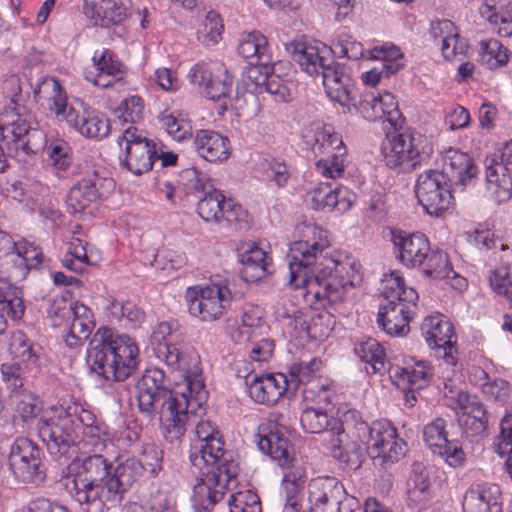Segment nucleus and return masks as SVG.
Listing matches in <instances>:
<instances>
[{"instance_id":"f257e3e1","label":"nucleus","mask_w":512,"mask_h":512,"mask_svg":"<svg viewBox=\"0 0 512 512\" xmlns=\"http://www.w3.org/2000/svg\"><path fill=\"white\" fill-rule=\"evenodd\" d=\"M294 237L287 254L288 285L300 290L308 305L318 309L340 303L361 283V264L344 252L330 251L329 233L323 227L300 223Z\"/></svg>"},{"instance_id":"f03ea898","label":"nucleus","mask_w":512,"mask_h":512,"mask_svg":"<svg viewBox=\"0 0 512 512\" xmlns=\"http://www.w3.org/2000/svg\"><path fill=\"white\" fill-rule=\"evenodd\" d=\"M72 415L62 406L43 408L42 400L22 393L16 402L14 420L30 428L35 424L39 436L53 456L75 455L80 448L100 447L107 439L108 426L85 409Z\"/></svg>"},{"instance_id":"7ed1b4c3","label":"nucleus","mask_w":512,"mask_h":512,"mask_svg":"<svg viewBox=\"0 0 512 512\" xmlns=\"http://www.w3.org/2000/svg\"><path fill=\"white\" fill-rule=\"evenodd\" d=\"M198 410L189 413L190 423H196L195 434L198 442L193 444L190 451L192 465L201 471V476L196 479L193 486L194 502L205 510L219 502L229 485L238 474V464L232 459L230 453L223 448V442L219 437L217 428L209 420H200L205 413Z\"/></svg>"},{"instance_id":"20e7f679","label":"nucleus","mask_w":512,"mask_h":512,"mask_svg":"<svg viewBox=\"0 0 512 512\" xmlns=\"http://www.w3.org/2000/svg\"><path fill=\"white\" fill-rule=\"evenodd\" d=\"M441 167L420 173L414 187L424 211L436 217L452 208L453 190L472 185L479 172L469 155L452 148L441 154Z\"/></svg>"},{"instance_id":"39448f33","label":"nucleus","mask_w":512,"mask_h":512,"mask_svg":"<svg viewBox=\"0 0 512 512\" xmlns=\"http://www.w3.org/2000/svg\"><path fill=\"white\" fill-rule=\"evenodd\" d=\"M111 439L108 428L107 439L98 447L80 448L75 455H59L57 458L72 459L67 465L64 486L70 497L85 512H104L109 502L116 503L109 491L108 461L100 453Z\"/></svg>"},{"instance_id":"423d86ee","label":"nucleus","mask_w":512,"mask_h":512,"mask_svg":"<svg viewBox=\"0 0 512 512\" xmlns=\"http://www.w3.org/2000/svg\"><path fill=\"white\" fill-rule=\"evenodd\" d=\"M139 411L147 417L160 414L164 437L174 442L186 433L191 406L183 387L167 389L165 374L159 368L147 369L136 383Z\"/></svg>"},{"instance_id":"0eeeda50","label":"nucleus","mask_w":512,"mask_h":512,"mask_svg":"<svg viewBox=\"0 0 512 512\" xmlns=\"http://www.w3.org/2000/svg\"><path fill=\"white\" fill-rule=\"evenodd\" d=\"M87 363L106 380L124 381L137 369L139 348L130 336L100 327L90 340Z\"/></svg>"},{"instance_id":"6e6552de","label":"nucleus","mask_w":512,"mask_h":512,"mask_svg":"<svg viewBox=\"0 0 512 512\" xmlns=\"http://www.w3.org/2000/svg\"><path fill=\"white\" fill-rule=\"evenodd\" d=\"M32 119L26 108L14 101L0 114V172L7 168L6 155L21 159L40 147L33 139L42 140L43 133L32 128Z\"/></svg>"},{"instance_id":"1a4fd4ad","label":"nucleus","mask_w":512,"mask_h":512,"mask_svg":"<svg viewBox=\"0 0 512 512\" xmlns=\"http://www.w3.org/2000/svg\"><path fill=\"white\" fill-rule=\"evenodd\" d=\"M381 293L386 304L381 305L377 323L388 335L403 336L409 332L411 306L419 296L412 287H406L399 271L385 274L382 279Z\"/></svg>"},{"instance_id":"9d476101","label":"nucleus","mask_w":512,"mask_h":512,"mask_svg":"<svg viewBox=\"0 0 512 512\" xmlns=\"http://www.w3.org/2000/svg\"><path fill=\"white\" fill-rule=\"evenodd\" d=\"M241 297L235 279L215 277L208 283L187 287L184 299L190 315L204 322L221 319L232 302Z\"/></svg>"},{"instance_id":"9b49d317","label":"nucleus","mask_w":512,"mask_h":512,"mask_svg":"<svg viewBox=\"0 0 512 512\" xmlns=\"http://www.w3.org/2000/svg\"><path fill=\"white\" fill-rule=\"evenodd\" d=\"M157 357L164 361L171 370L179 372L183 377V383L176 387H183L188 395L191 411L203 412V404L208 399V391L205 388L202 377L201 360L196 349L190 345L163 346L157 349Z\"/></svg>"},{"instance_id":"f8f14e48","label":"nucleus","mask_w":512,"mask_h":512,"mask_svg":"<svg viewBox=\"0 0 512 512\" xmlns=\"http://www.w3.org/2000/svg\"><path fill=\"white\" fill-rule=\"evenodd\" d=\"M43 259L41 249L26 241L16 242L9 267L0 270V309L6 310L14 321L24 315L25 306L21 292L10 285L11 280L26 277L28 271L37 267Z\"/></svg>"},{"instance_id":"ddd939ff","label":"nucleus","mask_w":512,"mask_h":512,"mask_svg":"<svg viewBox=\"0 0 512 512\" xmlns=\"http://www.w3.org/2000/svg\"><path fill=\"white\" fill-rule=\"evenodd\" d=\"M359 440L375 467L388 469L399 462L406 453V443L397 428L388 420L380 419L371 424L361 423Z\"/></svg>"},{"instance_id":"4468645a","label":"nucleus","mask_w":512,"mask_h":512,"mask_svg":"<svg viewBox=\"0 0 512 512\" xmlns=\"http://www.w3.org/2000/svg\"><path fill=\"white\" fill-rule=\"evenodd\" d=\"M331 401H305L301 406L300 423L309 433H324V442L332 456L348 461V435L346 429L330 414Z\"/></svg>"},{"instance_id":"2eb2a0df","label":"nucleus","mask_w":512,"mask_h":512,"mask_svg":"<svg viewBox=\"0 0 512 512\" xmlns=\"http://www.w3.org/2000/svg\"><path fill=\"white\" fill-rule=\"evenodd\" d=\"M257 445L283 469L282 487L286 497H296L304 486L306 473L304 468L296 463L287 439L279 432L259 434Z\"/></svg>"},{"instance_id":"dca6fc26","label":"nucleus","mask_w":512,"mask_h":512,"mask_svg":"<svg viewBox=\"0 0 512 512\" xmlns=\"http://www.w3.org/2000/svg\"><path fill=\"white\" fill-rule=\"evenodd\" d=\"M421 334L427 345L434 349L436 356L442 360L441 365H445L449 370L447 375L454 376L459 371V359L452 323L443 314L429 315L421 324Z\"/></svg>"},{"instance_id":"f3484780","label":"nucleus","mask_w":512,"mask_h":512,"mask_svg":"<svg viewBox=\"0 0 512 512\" xmlns=\"http://www.w3.org/2000/svg\"><path fill=\"white\" fill-rule=\"evenodd\" d=\"M445 377L448 381L444 383V395L447 405L456 412L459 425L467 435H481L488 425L484 405L476 396L456 389L449 374Z\"/></svg>"},{"instance_id":"a211bd4d","label":"nucleus","mask_w":512,"mask_h":512,"mask_svg":"<svg viewBox=\"0 0 512 512\" xmlns=\"http://www.w3.org/2000/svg\"><path fill=\"white\" fill-rule=\"evenodd\" d=\"M421 136L410 132L387 136L382 146V156L387 167L406 173L414 170L425 159Z\"/></svg>"},{"instance_id":"6ab92c4d","label":"nucleus","mask_w":512,"mask_h":512,"mask_svg":"<svg viewBox=\"0 0 512 512\" xmlns=\"http://www.w3.org/2000/svg\"><path fill=\"white\" fill-rule=\"evenodd\" d=\"M321 368L322 361L319 358L292 364L289 368V391H296L303 385L302 394L305 401H332V382L320 375Z\"/></svg>"},{"instance_id":"aec40b11","label":"nucleus","mask_w":512,"mask_h":512,"mask_svg":"<svg viewBox=\"0 0 512 512\" xmlns=\"http://www.w3.org/2000/svg\"><path fill=\"white\" fill-rule=\"evenodd\" d=\"M189 82L207 98L218 101L227 98L232 91L233 78L219 61H200L194 64L188 74Z\"/></svg>"},{"instance_id":"412c9836","label":"nucleus","mask_w":512,"mask_h":512,"mask_svg":"<svg viewBox=\"0 0 512 512\" xmlns=\"http://www.w3.org/2000/svg\"><path fill=\"white\" fill-rule=\"evenodd\" d=\"M119 147L123 150L120 162L134 175H142L152 169L156 157L155 145L144 137L136 127L129 126L119 136Z\"/></svg>"},{"instance_id":"4be33fe9","label":"nucleus","mask_w":512,"mask_h":512,"mask_svg":"<svg viewBox=\"0 0 512 512\" xmlns=\"http://www.w3.org/2000/svg\"><path fill=\"white\" fill-rule=\"evenodd\" d=\"M127 68L109 49L96 50L91 65L84 70V78L100 88H111L115 91L125 89Z\"/></svg>"},{"instance_id":"5701e85b","label":"nucleus","mask_w":512,"mask_h":512,"mask_svg":"<svg viewBox=\"0 0 512 512\" xmlns=\"http://www.w3.org/2000/svg\"><path fill=\"white\" fill-rule=\"evenodd\" d=\"M115 188L110 177L95 173L81 179L69 191L66 199L67 209L72 214H82L97 201L106 198Z\"/></svg>"},{"instance_id":"b1692460","label":"nucleus","mask_w":512,"mask_h":512,"mask_svg":"<svg viewBox=\"0 0 512 512\" xmlns=\"http://www.w3.org/2000/svg\"><path fill=\"white\" fill-rule=\"evenodd\" d=\"M8 464L13 475L22 482L43 478L40 470L41 450L26 437L15 439L10 448Z\"/></svg>"},{"instance_id":"393cba45","label":"nucleus","mask_w":512,"mask_h":512,"mask_svg":"<svg viewBox=\"0 0 512 512\" xmlns=\"http://www.w3.org/2000/svg\"><path fill=\"white\" fill-rule=\"evenodd\" d=\"M445 428L444 419H435L424 427V441L431 451L442 457L449 466L454 468L462 466L465 461V453L457 440L447 439Z\"/></svg>"},{"instance_id":"a878e982","label":"nucleus","mask_w":512,"mask_h":512,"mask_svg":"<svg viewBox=\"0 0 512 512\" xmlns=\"http://www.w3.org/2000/svg\"><path fill=\"white\" fill-rule=\"evenodd\" d=\"M197 211L199 216L207 222H218L222 218L228 222H248L247 211L231 199H226L224 194L216 189L207 192L199 200Z\"/></svg>"},{"instance_id":"bb28decb","label":"nucleus","mask_w":512,"mask_h":512,"mask_svg":"<svg viewBox=\"0 0 512 512\" xmlns=\"http://www.w3.org/2000/svg\"><path fill=\"white\" fill-rule=\"evenodd\" d=\"M293 59L300 68L311 77H323L326 70L336 64L332 49L319 41L296 42L293 44Z\"/></svg>"},{"instance_id":"cd10ccee","label":"nucleus","mask_w":512,"mask_h":512,"mask_svg":"<svg viewBox=\"0 0 512 512\" xmlns=\"http://www.w3.org/2000/svg\"><path fill=\"white\" fill-rule=\"evenodd\" d=\"M322 84L329 99L338 103L344 112H358L357 89L352 78L336 64L323 74Z\"/></svg>"},{"instance_id":"c85d7f7f","label":"nucleus","mask_w":512,"mask_h":512,"mask_svg":"<svg viewBox=\"0 0 512 512\" xmlns=\"http://www.w3.org/2000/svg\"><path fill=\"white\" fill-rule=\"evenodd\" d=\"M66 123L82 136L91 139H102L110 131L109 120L82 101L69 106Z\"/></svg>"},{"instance_id":"c756f323","label":"nucleus","mask_w":512,"mask_h":512,"mask_svg":"<svg viewBox=\"0 0 512 512\" xmlns=\"http://www.w3.org/2000/svg\"><path fill=\"white\" fill-rule=\"evenodd\" d=\"M307 200L315 210H335L342 214L352 208L356 195L345 186L320 183L307 193Z\"/></svg>"},{"instance_id":"7c9ffc66","label":"nucleus","mask_w":512,"mask_h":512,"mask_svg":"<svg viewBox=\"0 0 512 512\" xmlns=\"http://www.w3.org/2000/svg\"><path fill=\"white\" fill-rule=\"evenodd\" d=\"M512 151L506 144L499 154H495L486 169V178L493 198L498 203L508 202L512 197Z\"/></svg>"},{"instance_id":"2f4dec72","label":"nucleus","mask_w":512,"mask_h":512,"mask_svg":"<svg viewBox=\"0 0 512 512\" xmlns=\"http://www.w3.org/2000/svg\"><path fill=\"white\" fill-rule=\"evenodd\" d=\"M391 240L396 258L401 264L409 268L424 264L430 252V243L424 234L393 231Z\"/></svg>"},{"instance_id":"473e14b6","label":"nucleus","mask_w":512,"mask_h":512,"mask_svg":"<svg viewBox=\"0 0 512 512\" xmlns=\"http://www.w3.org/2000/svg\"><path fill=\"white\" fill-rule=\"evenodd\" d=\"M358 112L368 120L384 119L393 126L401 123L398 101L388 91H382L377 94L373 92L364 93L359 102Z\"/></svg>"},{"instance_id":"72a5a7b5","label":"nucleus","mask_w":512,"mask_h":512,"mask_svg":"<svg viewBox=\"0 0 512 512\" xmlns=\"http://www.w3.org/2000/svg\"><path fill=\"white\" fill-rule=\"evenodd\" d=\"M247 391L254 402L274 405L286 391L289 392L288 378L282 373L254 376L253 379L247 381Z\"/></svg>"},{"instance_id":"f704fd0d","label":"nucleus","mask_w":512,"mask_h":512,"mask_svg":"<svg viewBox=\"0 0 512 512\" xmlns=\"http://www.w3.org/2000/svg\"><path fill=\"white\" fill-rule=\"evenodd\" d=\"M116 467L108 462L107 481L109 491L119 502L124 492L143 475V467L135 457L121 456L116 460Z\"/></svg>"},{"instance_id":"c9c22d12","label":"nucleus","mask_w":512,"mask_h":512,"mask_svg":"<svg viewBox=\"0 0 512 512\" xmlns=\"http://www.w3.org/2000/svg\"><path fill=\"white\" fill-rule=\"evenodd\" d=\"M464 512H501V490L496 484H476L464 495Z\"/></svg>"},{"instance_id":"e433bc0d","label":"nucleus","mask_w":512,"mask_h":512,"mask_svg":"<svg viewBox=\"0 0 512 512\" xmlns=\"http://www.w3.org/2000/svg\"><path fill=\"white\" fill-rule=\"evenodd\" d=\"M302 139L315 155H325L345 147L342 137L331 125L311 123L302 131Z\"/></svg>"},{"instance_id":"4c0bfd02","label":"nucleus","mask_w":512,"mask_h":512,"mask_svg":"<svg viewBox=\"0 0 512 512\" xmlns=\"http://www.w3.org/2000/svg\"><path fill=\"white\" fill-rule=\"evenodd\" d=\"M83 13L92 25L109 27L125 19L126 7L122 0H84Z\"/></svg>"},{"instance_id":"58836bf2","label":"nucleus","mask_w":512,"mask_h":512,"mask_svg":"<svg viewBox=\"0 0 512 512\" xmlns=\"http://www.w3.org/2000/svg\"><path fill=\"white\" fill-rule=\"evenodd\" d=\"M390 372L399 387L412 391L425 388L433 375L432 367L427 361L415 359L405 362L403 367H392Z\"/></svg>"},{"instance_id":"ea45409f","label":"nucleus","mask_w":512,"mask_h":512,"mask_svg":"<svg viewBox=\"0 0 512 512\" xmlns=\"http://www.w3.org/2000/svg\"><path fill=\"white\" fill-rule=\"evenodd\" d=\"M198 155L209 162H223L230 156V141L213 130H199L193 140Z\"/></svg>"},{"instance_id":"a19ab883","label":"nucleus","mask_w":512,"mask_h":512,"mask_svg":"<svg viewBox=\"0 0 512 512\" xmlns=\"http://www.w3.org/2000/svg\"><path fill=\"white\" fill-rule=\"evenodd\" d=\"M340 487L334 478L319 477L312 479L308 484V512H328L330 507H336L339 501L334 497V492Z\"/></svg>"},{"instance_id":"79ce46f5","label":"nucleus","mask_w":512,"mask_h":512,"mask_svg":"<svg viewBox=\"0 0 512 512\" xmlns=\"http://www.w3.org/2000/svg\"><path fill=\"white\" fill-rule=\"evenodd\" d=\"M240 262L243 266L242 278L247 282H255L266 276L271 258L262 247L252 243L240 254Z\"/></svg>"},{"instance_id":"37998d69","label":"nucleus","mask_w":512,"mask_h":512,"mask_svg":"<svg viewBox=\"0 0 512 512\" xmlns=\"http://www.w3.org/2000/svg\"><path fill=\"white\" fill-rule=\"evenodd\" d=\"M69 324V331L65 336V343L71 348L78 347L83 340H86L95 327L92 310L86 305L75 302L74 312Z\"/></svg>"},{"instance_id":"c03bdc74","label":"nucleus","mask_w":512,"mask_h":512,"mask_svg":"<svg viewBox=\"0 0 512 512\" xmlns=\"http://www.w3.org/2000/svg\"><path fill=\"white\" fill-rule=\"evenodd\" d=\"M237 52L250 63L271 61L268 40L257 30L243 32L239 36Z\"/></svg>"},{"instance_id":"a18cd8bd","label":"nucleus","mask_w":512,"mask_h":512,"mask_svg":"<svg viewBox=\"0 0 512 512\" xmlns=\"http://www.w3.org/2000/svg\"><path fill=\"white\" fill-rule=\"evenodd\" d=\"M265 330L264 309L258 305L245 304L240 314L238 340L248 341L253 335L262 334Z\"/></svg>"},{"instance_id":"49530a36","label":"nucleus","mask_w":512,"mask_h":512,"mask_svg":"<svg viewBox=\"0 0 512 512\" xmlns=\"http://www.w3.org/2000/svg\"><path fill=\"white\" fill-rule=\"evenodd\" d=\"M367 58L382 61V68L387 76L396 74L406 65L403 52L391 43L375 46L368 50Z\"/></svg>"},{"instance_id":"de8ad7c7","label":"nucleus","mask_w":512,"mask_h":512,"mask_svg":"<svg viewBox=\"0 0 512 512\" xmlns=\"http://www.w3.org/2000/svg\"><path fill=\"white\" fill-rule=\"evenodd\" d=\"M162 128L175 141L182 142L192 136V125L187 115L179 110L165 109L159 115Z\"/></svg>"},{"instance_id":"09e8293b","label":"nucleus","mask_w":512,"mask_h":512,"mask_svg":"<svg viewBox=\"0 0 512 512\" xmlns=\"http://www.w3.org/2000/svg\"><path fill=\"white\" fill-rule=\"evenodd\" d=\"M359 358L367 363L372 373L383 374L387 370V357L385 348L376 339L367 338L355 348Z\"/></svg>"},{"instance_id":"8fccbe9b","label":"nucleus","mask_w":512,"mask_h":512,"mask_svg":"<svg viewBox=\"0 0 512 512\" xmlns=\"http://www.w3.org/2000/svg\"><path fill=\"white\" fill-rule=\"evenodd\" d=\"M45 153L49 165L58 177H60V174L66 171L72 163V150L68 142L64 139L57 138L46 142Z\"/></svg>"},{"instance_id":"3c124183","label":"nucleus","mask_w":512,"mask_h":512,"mask_svg":"<svg viewBox=\"0 0 512 512\" xmlns=\"http://www.w3.org/2000/svg\"><path fill=\"white\" fill-rule=\"evenodd\" d=\"M493 451L505 460V469L512 477V416L506 413L500 422V432L494 438Z\"/></svg>"},{"instance_id":"603ef678","label":"nucleus","mask_w":512,"mask_h":512,"mask_svg":"<svg viewBox=\"0 0 512 512\" xmlns=\"http://www.w3.org/2000/svg\"><path fill=\"white\" fill-rule=\"evenodd\" d=\"M271 70V61L250 63L242 73L240 84L248 93L262 94Z\"/></svg>"},{"instance_id":"864d4df0","label":"nucleus","mask_w":512,"mask_h":512,"mask_svg":"<svg viewBox=\"0 0 512 512\" xmlns=\"http://www.w3.org/2000/svg\"><path fill=\"white\" fill-rule=\"evenodd\" d=\"M408 496L416 505H425L431 497L430 482L425 467L422 464H414L412 474L408 482Z\"/></svg>"},{"instance_id":"5fc2aeb1","label":"nucleus","mask_w":512,"mask_h":512,"mask_svg":"<svg viewBox=\"0 0 512 512\" xmlns=\"http://www.w3.org/2000/svg\"><path fill=\"white\" fill-rule=\"evenodd\" d=\"M326 157L320 158L316 164V172L322 177L329 179L341 178L344 175L347 165V149L340 147V149L325 154Z\"/></svg>"},{"instance_id":"6e6d98bb","label":"nucleus","mask_w":512,"mask_h":512,"mask_svg":"<svg viewBox=\"0 0 512 512\" xmlns=\"http://www.w3.org/2000/svg\"><path fill=\"white\" fill-rule=\"evenodd\" d=\"M122 512H175V499L172 494L165 491H157L146 505L137 502L125 504Z\"/></svg>"},{"instance_id":"4d7b16f0","label":"nucleus","mask_w":512,"mask_h":512,"mask_svg":"<svg viewBox=\"0 0 512 512\" xmlns=\"http://www.w3.org/2000/svg\"><path fill=\"white\" fill-rule=\"evenodd\" d=\"M40 90L49 92V109L55 113L58 119L66 121L69 106L75 105L76 102L68 104L66 92L62 89L59 81L55 78L46 79Z\"/></svg>"},{"instance_id":"13d9d810","label":"nucleus","mask_w":512,"mask_h":512,"mask_svg":"<svg viewBox=\"0 0 512 512\" xmlns=\"http://www.w3.org/2000/svg\"><path fill=\"white\" fill-rule=\"evenodd\" d=\"M9 350L14 359L27 367L35 366L38 354L33 344L22 331H15L10 338Z\"/></svg>"},{"instance_id":"bf43d9fd","label":"nucleus","mask_w":512,"mask_h":512,"mask_svg":"<svg viewBox=\"0 0 512 512\" xmlns=\"http://www.w3.org/2000/svg\"><path fill=\"white\" fill-rule=\"evenodd\" d=\"M106 310L116 320L122 322L125 326L137 327L144 320V312L133 302H119L111 300Z\"/></svg>"},{"instance_id":"052dcab7","label":"nucleus","mask_w":512,"mask_h":512,"mask_svg":"<svg viewBox=\"0 0 512 512\" xmlns=\"http://www.w3.org/2000/svg\"><path fill=\"white\" fill-rule=\"evenodd\" d=\"M224 29L220 15L209 11L197 29V39L205 46H213L219 42Z\"/></svg>"},{"instance_id":"680f3d73","label":"nucleus","mask_w":512,"mask_h":512,"mask_svg":"<svg viewBox=\"0 0 512 512\" xmlns=\"http://www.w3.org/2000/svg\"><path fill=\"white\" fill-rule=\"evenodd\" d=\"M480 61L489 69H495L507 63L508 50L503 44L496 40L490 39L480 43Z\"/></svg>"},{"instance_id":"e2e57ef3","label":"nucleus","mask_w":512,"mask_h":512,"mask_svg":"<svg viewBox=\"0 0 512 512\" xmlns=\"http://www.w3.org/2000/svg\"><path fill=\"white\" fill-rule=\"evenodd\" d=\"M476 376L485 395L502 403H506L509 400L511 388L507 381L502 379L491 381L489 375L482 369L476 371Z\"/></svg>"},{"instance_id":"0e129e2a","label":"nucleus","mask_w":512,"mask_h":512,"mask_svg":"<svg viewBox=\"0 0 512 512\" xmlns=\"http://www.w3.org/2000/svg\"><path fill=\"white\" fill-rule=\"evenodd\" d=\"M88 263L89 259L83 241L79 238H72L67 243V252L62 260L63 266L73 272L81 273Z\"/></svg>"},{"instance_id":"69168bd1","label":"nucleus","mask_w":512,"mask_h":512,"mask_svg":"<svg viewBox=\"0 0 512 512\" xmlns=\"http://www.w3.org/2000/svg\"><path fill=\"white\" fill-rule=\"evenodd\" d=\"M424 264L425 274L434 279L441 280L452 273L447 254L440 250H430Z\"/></svg>"},{"instance_id":"338daca9","label":"nucleus","mask_w":512,"mask_h":512,"mask_svg":"<svg viewBox=\"0 0 512 512\" xmlns=\"http://www.w3.org/2000/svg\"><path fill=\"white\" fill-rule=\"evenodd\" d=\"M144 103L138 95H131L121 101L115 113L124 123H136L142 118Z\"/></svg>"},{"instance_id":"774afa93","label":"nucleus","mask_w":512,"mask_h":512,"mask_svg":"<svg viewBox=\"0 0 512 512\" xmlns=\"http://www.w3.org/2000/svg\"><path fill=\"white\" fill-rule=\"evenodd\" d=\"M228 504L230 512H261L260 499L251 490L238 491L232 494Z\"/></svg>"}]
</instances>
